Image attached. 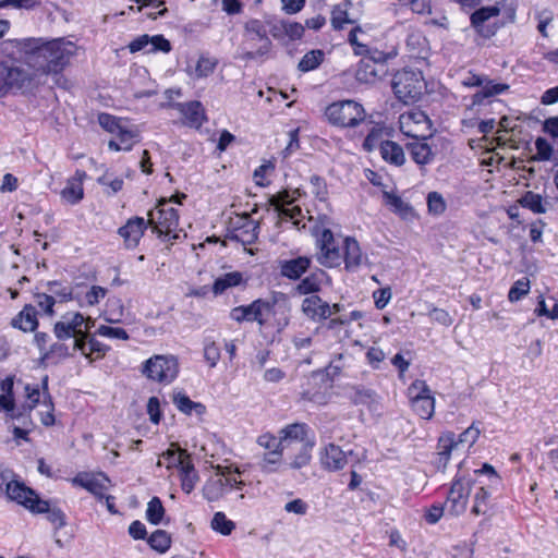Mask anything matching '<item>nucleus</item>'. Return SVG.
<instances>
[{
    "mask_svg": "<svg viewBox=\"0 0 558 558\" xmlns=\"http://www.w3.org/2000/svg\"><path fill=\"white\" fill-rule=\"evenodd\" d=\"M98 183L102 186H107L110 189V192L108 194H116L123 187V180L119 177H111L108 173H105L100 178H98Z\"/></svg>",
    "mask_w": 558,
    "mask_h": 558,
    "instance_id": "nucleus-61",
    "label": "nucleus"
},
{
    "mask_svg": "<svg viewBox=\"0 0 558 558\" xmlns=\"http://www.w3.org/2000/svg\"><path fill=\"white\" fill-rule=\"evenodd\" d=\"M383 196L385 204L389 206L393 211L402 214L409 209V206L397 194L384 192Z\"/></svg>",
    "mask_w": 558,
    "mask_h": 558,
    "instance_id": "nucleus-59",
    "label": "nucleus"
},
{
    "mask_svg": "<svg viewBox=\"0 0 558 558\" xmlns=\"http://www.w3.org/2000/svg\"><path fill=\"white\" fill-rule=\"evenodd\" d=\"M470 474H457L445 501L446 511L452 517H459L466 510L473 486Z\"/></svg>",
    "mask_w": 558,
    "mask_h": 558,
    "instance_id": "nucleus-10",
    "label": "nucleus"
},
{
    "mask_svg": "<svg viewBox=\"0 0 558 558\" xmlns=\"http://www.w3.org/2000/svg\"><path fill=\"white\" fill-rule=\"evenodd\" d=\"M148 544L154 550L163 554L171 546V536L168 532L163 530H156L148 537Z\"/></svg>",
    "mask_w": 558,
    "mask_h": 558,
    "instance_id": "nucleus-46",
    "label": "nucleus"
},
{
    "mask_svg": "<svg viewBox=\"0 0 558 558\" xmlns=\"http://www.w3.org/2000/svg\"><path fill=\"white\" fill-rule=\"evenodd\" d=\"M301 311L313 322H322L331 316L330 305L316 294L306 296L303 300Z\"/></svg>",
    "mask_w": 558,
    "mask_h": 558,
    "instance_id": "nucleus-21",
    "label": "nucleus"
},
{
    "mask_svg": "<svg viewBox=\"0 0 558 558\" xmlns=\"http://www.w3.org/2000/svg\"><path fill=\"white\" fill-rule=\"evenodd\" d=\"M342 250V262H344L345 269L349 271L357 269L366 259L354 238L347 236L343 240Z\"/></svg>",
    "mask_w": 558,
    "mask_h": 558,
    "instance_id": "nucleus-22",
    "label": "nucleus"
},
{
    "mask_svg": "<svg viewBox=\"0 0 558 558\" xmlns=\"http://www.w3.org/2000/svg\"><path fill=\"white\" fill-rule=\"evenodd\" d=\"M399 128L408 137L426 141L430 136L432 122L424 111L412 109L400 114Z\"/></svg>",
    "mask_w": 558,
    "mask_h": 558,
    "instance_id": "nucleus-12",
    "label": "nucleus"
},
{
    "mask_svg": "<svg viewBox=\"0 0 558 558\" xmlns=\"http://www.w3.org/2000/svg\"><path fill=\"white\" fill-rule=\"evenodd\" d=\"M326 276L324 270H318L313 272L305 278H303L298 286L294 288V291L300 295H314L322 289L323 278Z\"/></svg>",
    "mask_w": 558,
    "mask_h": 558,
    "instance_id": "nucleus-31",
    "label": "nucleus"
},
{
    "mask_svg": "<svg viewBox=\"0 0 558 558\" xmlns=\"http://www.w3.org/2000/svg\"><path fill=\"white\" fill-rule=\"evenodd\" d=\"M320 462L328 471L342 470L347 463V453L337 445H327L320 453Z\"/></svg>",
    "mask_w": 558,
    "mask_h": 558,
    "instance_id": "nucleus-23",
    "label": "nucleus"
},
{
    "mask_svg": "<svg viewBox=\"0 0 558 558\" xmlns=\"http://www.w3.org/2000/svg\"><path fill=\"white\" fill-rule=\"evenodd\" d=\"M73 484L77 485L97 498H104L110 487V480L104 473H78L73 478Z\"/></svg>",
    "mask_w": 558,
    "mask_h": 558,
    "instance_id": "nucleus-17",
    "label": "nucleus"
},
{
    "mask_svg": "<svg viewBox=\"0 0 558 558\" xmlns=\"http://www.w3.org/2000/svg\"><path fill=\"white\" fill-rule=\"evenodd\" d=\"M412 159L418 165H427L434 158L432 147L423 140H414L407 144Z\"/></svg>",
    "mask_w": 558,
    "mask_h": 558,
    "instance_id": "nucleus-30",
    "label": "nucleus"
},
{
    "mask_svg": "<svg viewBox=\"0 0 558 558\" xmlns=\"http://www.w3.org/2000/svg\"><path fill=\"white\" fill-rule=\"evenodd\" d=\"M148 226V220L143 217H132L118 229V234L123 239L126 248H135Z\"/></svg>",
    "mask_w": 558,
    "mask_h": 558,
    "instance_id": "nucleus-18",
    "label": "nucleus"
},
{
    "mask_svg": "<svg viewBox=\"0 0 558 558\" xmlns=\"http://www.w3.org/2000/svg\"><path fill=\"white\" fill-rule=\"evenodd\" d=\"M530 291V281L526 278L517 280L510 288L508 299L510 302H517L526 295Z\"/></svg>",
    "mask_w": 558,
    "mask_h": 558,
    "instance_id": "nucleus-56",
    "label": "nucleus"
},
{
    "mask_svg": "<svg viewBox=\"0 0 558 558\" xmlns=\"http://www.w3.org/2000/svg\"><path fill=\"white\" fill-rule=\"evenodd\" d=\"M231 238L243 245L253 244L258 236V223L248 214L236 216L230 222Z\"/></svg>",
    "mask_w": 558,
    "mask_h": 558,
    "instance_id": "nucleus-16",
    "label": "nucleus"
},
{
    "mask_svg": "<svg viewBox=\"0 0 558 558\" xmlns=\"http://www.w3.org/2000/svg\"><path fill=\"white\" fill-rule=\"evenodd\" d=\"M391 86L400 101L410 104L420 100L426 84L420 70L402 69L393 75Z\"/></svg>",
    "mask_w": 558,
    "mask_h": 558,
    "instance_id": "nucleus-3",
    "label": "nucleus"
},
{
    "mask_svg": "<svg viewBox=\"0 0 558 558\" xmlns=\"http://www.w3.org/2000/svg\"><path fill=\"white\" fill-rule=\"evenodd\" d=\"M172 203V198L159 201L155 208L148 213L147 220L153 232L177 239L179 214Z\"/></svg>",
    "mask_w": 558,
    "mask_h": 558,
    "instance_id": "nucleus-7",
    "label": "nucleus"
},
{
    "mask_svg": "<svg viewBox=\"0 0 558 558\" xmlns=\"http://www.w3.org/2000/svg\"><path fill=\"white\" fill-rule=\"evenodd\" d=\"M165 515V508L159 497H153L147 504L146 519L151 524H159Z\"/></svg>",
    "mask_w": 558,
    "mask_h": 558,
    "instance_id": "nucleus-48",
    "label": "nucleus"
},
{
    "mask_svg": "<svg viewBox=\"0 0 558 558\" xmlns=\"http://www.w3.org/2000/svg\"><path fill=\"white\" fill-rule=\"evenodd\" d=\"M173 107L184 117V124L199 128L205 120V112L199 101L178 102Z\"/></svg>",
    "mask_w": 558,
    "mask_h": 558,
    "instance_id": "nucleus-24",
    "label": "nucleus"
},
{
    "mask_svg": "<svg viewBox=\"0 0 558 558\" xmlns=\"http://www.w3.org/2000/svg\"><path fill=\"white\" fill-rule=\"evenodd\" d=\"M86 352L82 353L89 361H94L96 359H101L105 356L108 347L96 340L94 337H89L86 339Z\"/></svg>",
    "mask_w": 558,
    "mask_h": 558,
    "instance_id": "nucleus-52",
    "label": "nucleus"
},
{
    "mask_svg": "<svg viewBox=\"0 0 558 558\" xmlns=\"http://www.w3.org/2000/svg\"><path fill=\"white\" fill-rule=\"evenodd\" d=\"M319 253L317 260L325 267H338L342 263V246L335 239L333 233L329 229H324L317 241Z\"/></svg>",
    "mask_w": 558,
    "mask_h": 558,
    "instance_id": "nucleus-14",
    "label": "nucleus"
},
{
    "mask_svg": "<svg viewBox=\"0 0 558 558\" xmlns=\"http://www.w3.org/2000/svg\"><path fill=\"white\" fill-rule=\"evenodd\" d=\"M427 206L429 213L440 215L446 210V203L442 196L437 192H430L427 196Z\"/></svg>",
    "mask_w": 558,
    "mask_h": 558,
    "instance_id": "nucleus-60",
    "label": "nucleus"
},
{
    "mask_svg": "<svg viewBox=\"0 0 558 558\" xmlns=\"http://www.w3.org/2000/svg\"><path fill=\"white\" fill-rule=\"evenodd\" d=\"M324 52L319 49L311 50L303 56L299 62V70L301 72H310L317 69L324 61Z\"/></svg>",
    "mask_w": 558,
    "mask_h": 558,
    "instance_id": "nucleus-45",
    "label": "nucleus"
},
{
    "mask_svg": "<svg viewBox=\"0 0 558 558\" xmlns=\"http://www.w3.org/2000/svg\"><path fill=\"white\" fill-rule=\"evenodd\" d=\"M412 410L423 420H430L435 412V399L424 380L416 379L408 388Z\"/></svg>",
    "mask_w": 558,
    "mask_h": 558,
    "instance_id": "nucleus-13",
    "label": "nucleus"
},
{
    "mask_svg": "<svg viewBox=\"0 0 558 558\" xmlns=\"http://www.w3.org/2000/svg\"><path fill=\"white\" fill-rule=\"evenodd\" d=\"M480 87L482 89L475 93L472 97L473 106L481 105L485 98L504 93L508 88V85L494 83L485 76V82L483 85H480Z\"/></svg>",
    "mask_w": 558,
    "mask_h": 558,
    "instance_id": "nucleus-36",
    "label": "nucleus"
},
{
    "mask_svg": "<svg viewBox=\"0 0 558 558\" xmlns=\"http://www.w3.org/2000/svg\"><path fill=\"white\" fill-rule=\"evenodd\" d=\"M181 488L184 493L190 494L198 482V474L192 464V461H185V464L179 469Z\"/></svg>",
    "mask_w": 558,
    "mask_h": 558,
    "instance_id": "nucleus-41",
    "label": "nucleus"
},
{
    "mask_svg": "<svg viewBox=\"0 0 558 558\" xmlns=\"http://www.w3.org/2000/svg\"><path fill=\"white\" fill-rule=\"evenodd\" d=\"M211 529L222 535H230L235 529L233 521L229 520L223 512H216L211 520Z\"/></svg>",
    "mask_w": 558,
    "mask_h": 558,
    "instance_id": "nucleus-50",
    "label": "nucleus"
},
{
    "mask_svg": "<svg viewBox=\"0 0 558 558\" xmlns=\"http://www.w3.org/2000/svg\"><path fill=\"white\" fill-rule=\"evenodd\" d=\"M535 148H536V159L541 161H548L553 157L554 148L551 144L543 138L538 137L535 141Z\"/></svg>",
    "mask_w": 558,
    "mask_h": 558,
    "instance_id": "nucleus-57",
    "label": "nucleus"
},
{
    "mask_svg": "<svg viewBox=\"0 0 558 558\" xmlns=\"http://www.w3.org/2000/svg\"><path fill=\"white\" fill-rule=\"evenodd\" d=\"M499 13L500 9L496 5L481 8L471 15V24L482 36L492 37L496 33V27L489 21Z\"/></svg>",
    "mask_w": 558,
    "mask_h": 558,
    "instance_id": "nucleus-20",
    "label": "nucleus"
},
{
    "mask_svg": "<svg viewBox=\"0 0 558 558\" xmlns=\"http://www.w3.org/2000/svg\"><path fill=\"white\" fill-rule=\"evenodd\" d=\"M490 498V493L485 487H480L473 499V506L471 512L474 515L485 514L488 510V500Z\"/></svg>",
    "mask_w": 558,
    "mask_h": 558,
    "instance_id": "nucleus-49",
    "label": "nucleus"
},
{
    "mask_svg": "<svg viewBox=\"0 0 558 558\" xmlns=\"http://www.w3.org/2000/svg\"><path fill=\"white\" fill-rule=\"evenodd\" d=\"M315 442H307L303 446L294 447L292 450L296 452L291 457L289 468L300 470L310 464L312 460V451Z\"/></svg>",
    "mask_w": 558,
    "mask_h": 558,
    "instance_id": "nucleus-37",
    "label": "nucleus"
},
{
    "mask_svg": "<svg viewBox=\"0 0 558 558\" xmlns=\"http://www.w3.org/2000/svg\"><path fill=\"white\" fill-rule=\"evenodd\" d=\"M242 281L243 276L240 271L228 272L215 280L213 291L215 294H221L229 288L238 287Z\"/></svg>",
    "mask_w": 558,
    "mask_h": 558,
    "instance_id": "nucleus-40",
    "label": "nucleus"
},
{
    "mask_svg": "<svg viewBox=\"0 0 558 558\" xmlns=\"http://www.w3.org/2000/svg\"><path fill=\"white\" fill-rule=\"evenodd\" d=\"M97 335L106 338H112V339H120V340H128L129 333L123 329L119 327H111L107 325H101L97 329Z\"/></svg>",
    "mask_w": 558,
    "mask_h": 558,
    "instance_id": "nucleus-58",
    "label": "nucleus"
},
{
    "mask_svg": "<svg viewBox=\"0 0 558 558\" xmlns=\"http://www.w3.org/2000/svg\"><path fill=\"white\" fill-rule=\"evenodd\" d=\"M142 374L159 384H170L179 374L178 359L171 354L154 355L143 363Z\"/></svg>",
    "mask_w": 558,
    "mask_h": 558,
    "instance_id": "nucleus-8",
    "label": "nucleus"
},
{
    "mask_svg": "<svg viewBox=\"0 0 558 558\" xmlns=\"http://www.w3.org/2000/svg\"><path fill=\"white\" fill-rule=\"evenodd\" d=\"M217 60L208 57H201L196 65L187 69V74L194 78L199 80L209 76L216 69Z\"/></svg>",
    "mask_w": 558,
    "mask_h": 558,
    "instance_id": "nucleus-39",
    "label": "nucleus"
},
{
    "mask_svg": "<svg viewBox=\"0 0 558 558\" xmlns=\"http://www.w3.org/2000/svg\"><path fill=\"white\" fill-rule=\"evenodd\" d=\"M123 316V305L119 299L109 300L105 311V319L108 323H120Z\"/></svg>",
    "mask_w": 558,
    "mask_h": 558,
    "instance_id": "nucleus-53",
    "label": "nucleus"
},
{
    "mask_svg": "<svg viewBox=\"0 0 558 558\" xmlns=\"http://www.w3.org/2000/svg\"><path fill=\"white\" fill-rule=\"evenodd\" d=\"M34 80L24 64L0 60V96L14 92H31L34 89Z\"/></svg>",
    "mask_w": 558,
    "mask_h": 558,
    "instance_id": "nucleus-5",
    "label": "nucleus"
},
{
    "mask_svg": "<svg viewBox=\"0 0 558 558\" xmlns=\"http://www.w3.org/2000/svg\"><path fill=\"white\" fill-rule=\"evenodd\" d=\"M277 301L257 299L248 305L236 306L231 310L230 317L238 322H256L260 327L267 322V317L274 313Z\"/></svg>",
    "mask_w": 558,
    "mask_h": 558,
    "instance_id": "nucleus-11",
    "label": "nucleus"
},
{
    "mask_svg": "<svg viewBox=\"0 0 558 558\" xmlns=\"http://www.w3.org/2000/svg\"><path fill=\"white\" fill-rule=\"evenodd\" d=\"M226 493L222 477L217 472L214 476L207 480L203 487V496L208 501L219 500Z\"/></svg>",
    "mask_w": 558,
    "mask_h": 558,
    "instance_id": "nucleus-38",
    "label": "nucleus"
},
{
    "mask_svg": "<svg viewBox=\"0 0 558 558\" xmlns=\"http://www.w3.org/2000/svg\"><path fill=\"white\" fill-rule=\"evenodd\" d=\"M350 399L356 405H365L371 410H376L378 396L369 388L354 386L351 388Z\"/></svg>",
    "mask_w": 558,
    "mask_h": 558,
    "instance_id": "nucleus-32",
    "label": "nucleus"
},
{
    "mask_svg": "<svg viewBox=\"0 0 558 558\" xmlns=\"http://www.w3.org/2000/svg\"><path fill=\"white\" fill-rule=\"evenodd\" d=\"M518 203L533 214H545L548 208V202H546L541 194L532 191L525 192L518 201Z\"/></svg>",
    "mask_w": 558,
    "mask_h": 558,
    "instance_id": "nucleus-35",
    "label": "nucleus"
},
{
    "mask_svg": "<svg viewBox=\"0 0 558 558\" xmlns=\"http://www.w3.org/2000/svg\"><path fill=\"white\" fill-rule=\"evenodd\" d=\"M280 444L284 450L303 446L307 442H315L312 428L305 423L288 424L279 430Z\"/></svg>",
    "mask_w": 558,
    "mask_h": 558,
    "instance_id": "nucleus-15",
    "label": "nucleus"
},
{
    "mask_svg": "<svg viewBox=\"0 0 558 558\" xmlns=\"http://www.w3.org/2000/svg\"><path fill=\"white\" fill-rule=\"evenodd\" d=\"M480 427L475 423H473L459 435V437L457 438V445L466 446L468 448H470L476 442V440L480 437Z\"/></svg>",
    "mask_w": 558,
    "mask_h": 558,
    "instance_id": "nucleus-54",
    "label": "nucleus"
},
{
    "mask_svg": "<svg viewBox=\"0 0 558 558\" xmlns=\"http://www.w3.org/2000/svg\"><path fill=\"white\" fill-rule=\"evenodd\" d=\"M75 52V45L63 39H54L36 46L24 64L29 76L35 80L33 87L45 83L48 75L59 74L70 62Z\"/></svg>",
    "mask_w": 558,
    "mask_h": 558,
    "instance_id": "nucleus-1",
    "label": "nucleus"
},
{
    "mask_svg": "<svg viewBox=\"0 0 558 558\" xmlns=\"http://www.w3.org/2000/svg\"><path fill=\"white\" fill-rule=\"evenodd\" d=\"M107 294V289L100 286H93L84 296V301L87 305L94 306L98 304Z\"/></svg>",
    "mask_w": 558,
    "mask_h": 558,
    "instance_id": "nucleus-63",
    "label": "nucleus"
},
{
    "mask_svg": "<svg viewBox=\"0 0 558 558\" xmlns=\"http://www.w3.org/2000/svg\"><path fill=\"white\" fill-rule=\"evenodd\" d=\"M173 403L179 411L187 415L195 413L197 416H202L206 412V407L203 403L191 400L183 392L173 396Z\"/></svg>",
    "mask_w": 558,
    "mask_h": 558,
    "instance_id": "nucleus-34",
    "label": "nucleus"
},
{
    "mask_svg": "<svg viewBox=\"0 0 558 558\" xmlns=\"http://www.w3.org/2000/svg\"><path fill=\"white\" fill-rule=\"evenodd\" d=\"M460 446L457 445V438L454 433L447 432L444 433L437 444V454H438V463L442 465V468H446L451 452L456 449H458Z\"/></svg>",
    "mask_w": 558,
    "mask_h": 558,
    "instance_id": "nucleus-29",
    "label": "nucleus"
},
{
    "mask_svg": "<svg viewBox=\"0 0 558 558\" xmlns=\"http://www.w3.org/2000/svg\"><path fill=\"white\" fill-rule=\"evenodd\" d=\"M356 80L366 84H372L379 77V72L373 60H362L356 70Z\"/></svg>",
    "mask_w": 558,
    "mask_h": 558,
    "instance_id": "nucleus-42",
    "label": "nucleus"
},
{
    "mask_svg": "<svg viewBox=\"0 0 558 558\" xmlns=\"http://www.w3.org/2000/svg\"><path fill=\"white\" fill-rule=\"evenodd\" d=\"M257 444L268 451H275V449H283V447H281L280 444V437L277 438L276 436L269 433L258 436Z\"/></svg>",
    "mask_w": 558,
    "mask_h": 558,
    "instance_id": "nucleus-64",
    "label": "nucleus"
},
{
    "mask_svg": "<svg viewBox=\"0 0 558 558\" xmlns=\"http://www.w3.org/2000/svg\"><path fill=\"white\" fill-rule=\"evenodd\" d=\"M4 495L33 513H43L48 509V501L40 499L32 488L19 481L14 473L5 483Z\"/></svg>",
    "mask_w": 558,
    "mask_h": 558,
    "instance_id": "nucleus-9",
    "label": "nucleus"
},
{
    "mask_svg": "<svg viewBox=\"0 0 558 558\" xmlns=\"http://www.w3.org/2000/svg\"><path fill=\"white\" fill-rule=\"evenodd\" d=\"M14 417H10L12 421H17L20 425H13L12 433L15 439L28 440L27 435L32 429V420L27 413H21L15 409Z\"/></svg>",
    "mask_w": 558,
    "mask_h": 558,
    "instance_id": "nucleus-43",
    "label": "nucleus"
},
{
    "mask_svg": "<svg viewBox=\"0 0 558 558\" xmlns=\"http://www.w3.org/2000/svg\"><path fill=\"white\" fill-rule=\"evenodd\" d=\"M87 173L84 170L77 169L72 177H70L65 186L60 192V197L63 203L68 205H76L84 198V181Z\"/></svg>",
    "mask_w": 558,
    "mask_h": 558,
    "instance_id": "nucleus-19",
    "label": "nucleus"
},
{
    "mask_svg": "<svg viewBox=\"0 0 558 558\" xmlns=\"http://www.w3.org/2000/svg\"><path fill=\"white\" fill-rule=\"evenodd\" d=\"M310 266L311 259L306 256H300L281 262L280 274L288 279L298 280L307 271Z\"/></svg>",
    "mask_w": 558,
    "mask_h": 558,
    "instance_id": "nucleus-26",
    "label": "nucleus"
},
{
    "mask_svg": "<svg viewBox=\"0 0 558 558\" xmlns=\"http://www.w3.org/2000/svg\"><path fill=\"white\" fill-rule=\"evenodd\" d=\"M429 318L442 326H450L453 323L452 316L444 308L438 307H432V310L428 312Z\"/></svg>",
    "mask_w": 558,
    "mask_h": 558,
    "instance_id": "nucleus-62",
    "label": "nucleus"
},
{
    "mask_svg": "<svg viewBox=\"0 0 558 558\" xmlns=\"http://www.w3.org/2000/svg\"><path fill=\"white\" fill-rule=\"evenodd\" d=\"M204 359L209 367H215L220 360V348L213 340H205L204 342Z\"/></svg>",
    "mask_w": 558,
    "mask_h": 558,
    "instance_id": "nucleus-55",
    "label": "nucleus"
},
{
    "mask_svg": "<svg viewBox=\"0 0 558 558\" xmlns=\"http://www.w3.org/2000/svg\"><path fill=\"white\" fill-rule=\"evenodd\" d=\"M11 326L24 332L35 331L38 327L36 308L31 304H26L22 311L12 318Z\"/></svg>",
    "mask_w": 558,
    "mask_h": 558,
    "instance_id": "nucleus-25",
    "label": "nucleus"
},
{
    "mask_svg": "<svg viewBox=\"0 0 558 558\" xmlns=\"http://www.w3.org/2000/svg\"><path fill=\"white\" fill-rule=\"evenodd\" d=\"M383 159L393 166H402L405 162L403 148L396 142L384 141L379 143Z\"/></svg>",
    "mask_w": 558,
    "mask_h": 558,
    "instance_id": "nucleus-28",
    "label": "nucleus"
},
{
    "mask_svg": "<svg viewBox=\"0 0 558 558\" xmlns=\"http://www.w3.org/2000/svg\"><path fill=\"white\" fill-rule=\"evenodd\" d=\"M98 123L113 136L108 143L112 151H129L141 140L140 129L125 119L102 112L98 116Z\"/></svg>",
    "mask_w": 558,
    "mask_h": 558,
    "instance_id": "nucleus-2",
    "label": "nucleus"
},
{
    "mask_svg": "<svg viewBox=\"0 0 558 558\" xmlns=\"http://www.w3.org/2000/svg\"><path fill=\"white\" fill-rule=\"evenodd\" d=\"M325 116L328 122L339 128H355L365 120L364 107L355 100L347 99L330 104Z\"/></svg>",
    "mask_w": 558,
    "mask_h": 558,
    "instance_id": "nucleus-4",
    "label": "nucleus"
},
{
    "mask_svg": "<svg viewBox=\"0 0 558 558\" xmlns=\"http://www.w3.org/2000/svg\"><path fill=\"white\" fill-rule=\"evenodd\" d=\"M284 449H279L275 451H267L264 453L260 468L264 472L272 473L279 470L280 465H282Z\"/></svg>",
    "mask_w": 558,
    "mask_h": 558,
    "instance_id": "nucleus-44",
    "label": "nucleus"
},
{
    "mask_svg": "<svg viewBox=\"0 0 558 558\" xmlns=\"http://www.w3.org/2000/svg\"><path fill=\"white\" fill-rule=\"evenodd\" d=\"M162 460L166 462V466L168 469L177 466L181 469L185 464V461H190L191 457L185 450H173L168 449L166 452L161 456Z\"/></svg>",
    "mask_w": 558,
    "mask_h": 558,
    "instance_id": "nucleus-47",
    "label": "nucleus"
},
{
    "mask_svg": "<svg viewBox=\"0 0 558 558\" xmlns=\"http://www.w3.org/2000/svg\"><path fill=\"white\" fill-rule=\"evenodd\" d=\"M244 28L250 40L259 39L263 43L256 54L263 56L270 50L271 41L267 37L265 26L259 20H250Z\"/></svg>",
    "mask_w": 558,
    "mask_h": 558,
    "instance_id": "nucleus-27",
    "label": "nucleus"
},
{
    "mask_svg": "<svg viewBox=\"0 0 558 558\" xmlns=\"http://www.w3.org/2000/svg\"><path fill=\"white\" fill-rule=\"evenodd\" d=\"M351 0H344L343 2L333 7L331 11V25L335 29H343L345 25L355 23V20L349 13Z\"/></svg>",
    "mask_w": 558,
    "mask_h": 558,
    "instance_id": "nucleus-33",
    "label": "nucleus"
},
{
    "mask_svg": "<svg viewBox=\"0 0 558 558\" xmlns=\"http://www.w3.org/2000/svg\"><path fill=\"white\" fill-rule=\"evenodd\" d=\"M86 324L85 316L78 312L66 313L53 326L54 336L59 340L74 338L73 349L81 353L86 352V339L88 333L85 332L83 326Z\"/></svg>",
    "mask_w": 558,
    "mask_h": 558,
    "instance_id": "nucleus-6",
    "label": "nucleus"
},
{
    "mask_svg": "<svg viewBox=\"0 0 558 558\" xmlns=\"http://www.w3.org/2000/svg\"><path fill=\"white\" fill-rule=\"evenodd\" d=\"M68 356H70L69 348L63 343L56 342L41 354V360L58 363Z\"/></svg>",
    "mask_w": 558,
    "mask_h": 558,
    "instance_id": "nucleus-51",
    "label": "nucleus"
}]
</instances>
